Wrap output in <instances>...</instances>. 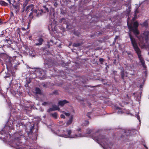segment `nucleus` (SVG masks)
I'll return each instance as SVG.
<instances>
[{
  "label": "nucleus",
  "mask_w": 149,
  "mask_h": 149,
  "mask_svg": "<svg viewBox=\"0 0 149 149\" xmlns=\"http://www.w3.org/2000/svg\"><path fill=\"white\" fill-rule=\"evenodd\" d=\"M144 37L146 40H147L149 38V32L146 31L143 33Z\"/></svg>",
  "instance_id": "nucleus-15"
},
{
  "label": "nucleus",
  "mask_w": 149,
  "mask_h": 149,
  "mask_svg": "<svg viewBox=\"0 0 149 149\" xmlns=\"http://www.w3.org/2000/svg\"><path fill=\"white\" fill-rule=\"evenodd\" d=\"M124 113H125V111L121 109H119L117 112V113L118 114H121Z\"/></svg>",
  "instance_id": "nucleus-22"
},
{
  "label": "nucleus",
  "mask_w": 149,
  "mask_h": 149,
  "mask_svg": "<svg viewBox=\"0 0 149 149\" xmlns=\"http://www.w3.org/2000/svg\"><path fill=\"white\" fill-rule=\"evenodd\" d=\"M87 130V132L86 133L87 134H90L92 132V130L90 129H88L87 130Z\"/></svg>",
  "instance_id": "nucleus-26"
},
{
  "label": "nucleus",
  "mask_w": 149,
  "mask_h": 149,
  "mask_svg": "<svg viewBox=\"0 0 149 149\" xmlns=\"http://www.w3.org/2000/svg\"><path fill=\"white\" fill-rule=\"evenodd\" d=\"M63 113L66 116H69L70 115V113H66L64 111H63Z\"/></svg>",
  "instance_id": "nucleus-31"
},
{
  "label": "nucleus",
  "mask_w": 149,
  "mask_h": 149,
  "mask_svg": "<svg viewBox=\"0 0 149 149\" xmlns=\"http://www.w3.org/2000/svg\"><path fill=\"white\" fill-rule=\"evenodd\" d=\"M0 5L2 6H7L8 5V4L5 2L4 1L0 0Z\"/></svg>",
  "instance_id": "nucleus-17"
},
{
  "label": "nucleus",
  "mask_w": 149,
  "mask_h": 149,
  "mask_svg": "<svg viewBox=\"0 0 149 149\" xmlns=\"http://www.w3.org/2000/svg\"><path fill=\"white\" fill-rule=\"evenodd\" d=\"M99 61L100 62H102L103 61V59L102 58H100L99 59Z\"/></svg>",
  "instance_id": "nucleus-36"
},
{
  "label": "nucleus",
  "mask_w": 149,
  "mask_h": 149,
  "mask_svg": "<svg viewBox=\"0 0 149 149\" xmlns=\"http://www.w3.org/2000/svg\"><path fill=\"white\" fill-rule=\"evenodd\" d=\"M43 72L44 71L42 69H40L37 72L40 75H42V72Z\"/></svg>",
  "instance_id": "nucleus-25"
},
{
  "label": "nucleus",
  "mask_w": 149,
  "mask_h": 149,
  "mask_svg": "<svg viewBox=\"0 0 149 149\" xmlns=\"http://www.w3.org/2000/svg\"><path fill=\"white\" fill-rule=\"evenodd\" d=\"M136 131V130H125L124 132L125 133H126V134L127 135H132L134 134V133Z\"/></svg>",
  "instance_id": "nucleus-8"
},
{
  "label": "nucleus",
  "mask_w": 149,
  "mask_h": 149,
  "mask_svg": "<svg viewBox=\"0 0 149 149\" xmlns=\"http://www.w3.org/2000/svg\"><path fill=\"white\" fill-rule=\"evenodd\" d=\"M2 22V21L0 20V24H1Z\"/></svg>",
  "instance_id": "nucleus-45"
},
{
  "label": "nucleus",
  "mask_w": 149,
  "mask_h": 149,
  "mask_svg": "<svg viewBox=\"0 0 149 149\" xmlns=\"http://www.w3.org/2000/svg\"><path fill=\"white\" fill-rule=\"evenodd\" d=\"M60 108L58 106L55 105H53L52 108L49 109L48 110V112H50L51 111H56L57 110H59Z\"/></svg>",
  "instance_id": "nucleus-9"
},
{
  "label": "nucleus",
  "mask_w": 149,
  "mask_h": 149,
  "mask_svg": "<svg viewBox=\"0 0 149 149\" xmlns=\"http://www.w3.org/2000/svg\"><path fill=\"white\" fill-rule=\"evenodd\" d=\"M15 135L16 136H19V137H16L15 138V141H19L20 139V138H21V137H23V135L22 133L19 134L17 132L15 133Z\"/></svg>",
  "instance_id": "nucleus-12"
},
{
  "label": "nucleus",
  "mask_w": 149,
  "mask_h": 149,
  "mask_svg": "<svg viewBox=\"0 0 149 149\" xmlns=\"http://www.w3.org/2000/svg\"><path fill=\"white\" fill-rule=\"evenodd\" d=\"M5 42H6L7 43H8L9 45H10L12 43V42L9 38L6 39L5 40Z\"/></svg>",
  "instance_id": "nucleus-21"
},
{
  "label": "nucleus",
  "mask_w": 149,
  "mask_h": 149,
  "mask_svg": "<svg viewBox=\"0 0 149 149\" xmlns=\"http://www.w3.org/2000/svg\"><path fill=\"white\" fill-rule=\"evenodd\" d=\"M80 45V43H74L73 44V46L74 47H77Z\"/></svg>",
  "instance_id": "nucleus-29"
},
{
  "label": "nucleus",
  "mask_w": 149,
  "mask_h": 149,
  "mask_svg": "<svg viewBox=\"0 0 149 149\" xmlns=\"http://www.w3.org/2000/svg\"><path fill=\"white\" fill-rule=\"evenodd\" d=\"M138 22H135L134 23L133 25H132V26L134 28L137 29L138 26Z\"/></svg>",
  "instance_id": "nucleus-19"
},
{
  "label": "nucleus",
  "mask_w": 149,
  "mask_h": 149,
  "mask_svg": "<svg viewBox=\"0 0 149 149\" xmlns=\"http://www.w3.org/2000/svg\"><path fill=\"white\" fill-rule=\"evenodd\" d=\"M2 47V46H0V47Z\"/></svg>",
  "instance_id": "nucleus-46"
},
{
  "label": "nucleus",
  "mask_w": 149,
  "mask_h": 149,
  "mask_svg": "<svg viewBox=\"0 0 149 149\" xmlns=\"http://www.w3.org/2000/svg\"><path fill=\"white\" fill-rule=\"evenodd\" d=\"M34 8V5H33L28 6L26 7V11L27 12V13H28V12H29L30 10L32 11Z\"/></svg>",
  "instance_id": "nucleus-11"
},
{
  "label": "nucleus",
  "mask_w": 149,
  "mask_h": 149,
  "mask_svg": "<svg viewBox=\"0 0 149 149\" xmlns=\"http://www.w3.org/2000/svg\"><path fill=\"white\" fill-rule=\"evenodd\" d=\"M48 104V102H44L42 104V105H46Z\"/></svg>",
  "instance_id": "nucleus-34"
},
{
  "label": "nucleus",
  "mask_w": 149,
  "mask_h": 149,
  "mask_svg": "<svg viewBox=\"0 0 149 149\" xmlns=\"http://www.w3.org/2000/svg\"><path fill=\"white\" fill-rule=\"evenodd\" d=\"M53 93L54 94H58V92L57 91H55L53 92Z\"/></svg>",
  "instance_id": "nucleus-37"
},
{
  "label": "nucleus",
  "mask_w": 149,
  "mask_h": 149,
  "mask_svg": "<svg viewBox=\"0 0 149 149\" xmlns=\"http://www.w3.org/2000/svg\"><path fill=\"white\" fill-rule=\"evenodd\" d=\"M16 145L17 146H19L20 145L19 143H17L16 144Z\"/></svg>",
  "instance_id": "nucleus-43"
},
{
  "label": "nucleus",
  "mask_w": 149,
  "mask_h": 149,
  "mask_svg": "<svg viewBox=\"0 0 149 149\" xmlns=\"http://www.w3.org/2000/svg\"><path fill=\"white\" fill-rule=\"evenodd\" d=\"M129 35L134 49L138 55L139 59L140 61V62L141 63L142 65L143 66V68H146V66L144 61L143 58L141 57V51L139 48L138 47L135 39L132 36L130 33H129Z\"/></svg>",
  "instance_id": "nucleus-3"
},
{
  "label": "nucleus",
  "mask_w": 149,
  "mask_h": 149,
  "mask_svg": "<svg viewBox=\"0 0 149 149\" xmlns=\"http://www.w3.org/2000/svg\"><path fill=\"white\" fill-rule=\"evenodd\" d=\"M131 8L130 6L129 5H128V9H127L126 11L127 12V13L128 14H129V13H130V9Z\"/></svg>",
  "instance_id": "nucleus-23"
},
{
  "label": "nucleus",
  "mask_w": 149,
  "mask_h": 149,
  "mask_svg": "<svg viewBox=\"0 0 149 149\" xmlns=\"http://www.w3.org/2000/svg\"><path fill=\"white\" fill-rule=\"evenodd\" d=\"M3 35V34H1V35Z\"/></svg>",
  "instance_id": "nucleus-48"
},
{
  "label": "nucleus",
  "mask_w": 149,
  "mask_h": 149,
  "mask_svg": "<svg viewBox=\"0 0 149 149\" xmlns=\"http://www.w3.org/2000/svg\"><path fill=\"white\" fill-rule=\"evenodd\" d=\"M81 128H79L77 129V131L78 132H79V131H81Z\"/></svg>",
  "instance_id": "nucleus-40"
},
{
  "label": "nucleus",
  "mask_w": 149,
  "mask_h": 149,
  "mask_svg": "<svg viewBox=\"0 0 149 149\" xmlns=\"http://www.w3.org/2000/svg\"><path fill=\"white\" fill-rule=\"evenodd\" d=\"M2 65H3V63H2Z\"/></svg>",
  "instance_id": "nucleus-47"
},
{
  "label": "nucleus",
  "mask_w": 149,
  "mask_h": 149,
  "mask_svg": "<svg viewBox=\"0 0 149 149\" xmlns=\"http://www.w3.org/2000/svg\"><path fill=\"white\" fill-rule=\"evenodd\" d=\"M117 109H118V108H117Z\"/></svg>",
  "instance_id": "nucleus-49"
},
{
  "label": "nucleus",
  "mask_w": 149,
  "mask_h": 149,
  "mask_svg": "<svg viewBox=\"0 0 149 149\" xmlns=\"http://www.w3.org/2000/svg\"><path fill=\"white\" fill-rule=\"evenodd\" d=\"M43 7L45 8V9L46 10L47 12H49V9L48 8L46 7V6H44Z\"/></svg>",
  "instance_id": "nucleus-32"
},
{
  "label": "nucleus",
  "mask_w": 149,
  "mask_h": 149,
  "mask_svg": "<svg viewBox=\"0 0 149 149\" xmlns=\"http://www.w3.org/2000/svg\"><path fill=\"white\" fill-rule=\"evenodd\" d=\"M121 77L123 79H124V71H123L121 72Z\"/></svg>",
  "instance_id": "nucleus-30"
},
{
  "label": "nucleus",
  "mask_w": 149,
  "mask_h": 149,
  "mask_svg": "<svg viewBox=\"0 0 149 149\" xmlns=\"http://www.w3.org/2000/svg\"><path fill=\"white\" fill-rule=\"evenodd\" d=\"M41 14L40 11L39 10L36 9L35 8L33 9L29 15L30 19H32L34 17H38Z\"/></svg>",
  "instance_id": "nucleus-4"
},
{
  "label": "nucleus",
  "mask_w": 149,
  "mask_h": 149,
  "mask_svg": "<svg viewBox=\"0 0 149 149\" xmlns=\"http://www.w3.org/2000/svg\"><path fill=\"white\" fill-rule=\"evenodd\" d=\"M61 117L63 118H65V115L63 114H61Z\"/></svg>",
  "instance_id": "nucleus-35"
},
{
  "label": "nucleus",
  "mask_w": 149,
  "mask_h": 149,
  "mask_svg": "<svg viewBox=\"0 0 149 149\" xmlns=\"http://www.w3.org/2000/svg\"><path fill=\"white\" fill-rule=\"evenodd\" d=\"M138 8H137L135 11V14H134L135 17H136V16L137 14V13H138L139 12V11L138 10Z\"/></svg>",
  "instance_id": "nucleus-27"
},
{
  "label": "nucleus",
  "mask_w": 149,
  "mask_h": 149,
  "mask_svg": "<svg viewBox=\"0 0 149 149\" xmlns=\"http://www.w3.org/2000/svg\"><path fill=\"white\" fill-rule=\"evenodd\" d=\"M140 25L142 27H144L146 28L148 27V23L147 21H146L144 22L143 23H141Z\"/></svg>",
  "instance_id": "nucleus-16"
},
{
  "label": "nucleus",
  "mask_w": 149,
  "mask_h": 149,
  "mask_svg": "<svg viewBox=\"0 0 149 149\" xmlns=\"http://www.w3.org/2000/svg\"><path fill=\"white\" fill-rule=\"evenodd\" d=\"M12 61L11 59L8 58L7 59L6 61V68L7 69L8 68H10L13 65V63H12Z\"/></svg>",
  "instance_id": "nucleus-7"
},
{
  "label": "nucleus",
  "mask_w": 149,
  "mask_h": 149,
  "mask_svg": "<svg viewBox=\"0 0 149 149\" xmlns=\"http://www.w3.org/2000/svg\"><path fill=\"white\" fill-rule=\"evenodd\" d=\"M52 24H51L49 26V29H50V27H51V30L52 31L54 30L55 29V26H54V27L52 26Z\"/></svg>",
  "instance_id": "nucleus-24"
},
{
  "label": "nucleus",
  "mask_w": 149,
  "mask_h": 149,
  "mask_svg": "<svg viewBox=\"0 0 149 149\" xmlns=\"http://www.w3.org/2000/svg\"><path fill=\"white\" fill-rule=\"evenodd\" d=\"M43 41V40L42 38H41V37L37 39V41L38 42L37 43H35V45L38 46V45H42Z\"/></svg>",
  "instance_id": "nucleus-13"
},
{
  "label": "nucleus",
  "mask_w": 149,
  "mask_h": 149,
  "mask_svg": "<svg viewBox=\"0 0 149 149\" xmlns=\"http://www.w3.org/2000/svg\"><path fill=\"white\" fill-rule=\"evenodd\" d=\"M51 115L55 119H56L57 118L58 115L57 113L56 112L51 113Z\"/></svg>",
  "instance_id": "nucleus-18"
},
{
  "label": "nucleus",
  "mask_w": 149,
  "mask_h": 149,
  "mask_svg": "<svg viewBox=\"0 0 149 149\" xmlns=\"http://www.w3.org/2000/svg\"><path fill=\"white\" fill-rule=\"evenodd\" d=\"M54 6H55V7H56V6H57V3L56 2H55V3H54Z\"/></svg>",
  "instance_id": "nucleus-39"
},
{
  "label": "nucleus",
  "mask_w": 149,
  "mask_h": 149,
  "mask_svg": "<svg viewBox=\"0 0 149 149\" xmlns=\"http://www.w3.org/2000/svg\"><path fill=\"white\" fill-rule=\"evenodd\" d=\"M69 102L65 100H60L58 102V105L61 107H63L65 104L69 103Z\"/></svg>",
  "instance_id": "nucleus-10"
},
{
  "label": "nucleus",
  "mask_w": 149,
  "mask_h": 149,
  "mask_svg": "<svg viewBox=\"0 0 149 149\" xmlns=\"http://www.w3.org/2000/svg\"><path fill=\"white\" fill-rule=\"evenodd\" d=\"M92 138L95 141H97L98 143H99V141H102L103 143L104 146H106L107 143L105 142V141L104 139H105V137L104 136H99V137L92 136Z\"/></svg>",
  "instance_id": "nucleus-5"
},
{
  "label": "nucleus",
  "mask_w": 149,
  "mask_h": 149,
  "mask_svg": "<svg viewBox=\"0 0 149 149\" xmlns=\"http://www.w3.org/2000/svg\"><path fill=\"white\" fill-rule=\"evenodd\" d=\"M30 0H26L24 3L23 4V6L24 7L30 1Z\"/></svg>",
  "instance_id": "nucleus-28"
},
{
  "label": "nucleus",
  "mask_w": 149,
  "mask_h": 149,
  "mask_svg": "<svg viewBox=\"0 0 149 149\" xmlns=\"http://www.w3.org/2000/svg\"><path fill=\"white\" fill-rule=\"evenodd\" d=\"M127 24L128 29L130 31H132L135 35H138L139 34V32L137 29L134 28L133 27L132 24L129 25L128 22Z\"/></svg>",
  "instance_id": "nucleus-6"
},
{
  "label": "nucleus",
  "mask_w": 149,
  "mask_h": 149,
  "mask_svg": "<svg viewBox=\"0 0 149 149\" xmlns=\"http://www.w3.org/2000/svg\"><path fill=\"white\" fill-rule=\"evenodd\" d=\"M73 120V118L72 116H71L69 118V119L67 121L66 124L69 125H71Z\"/></svg>",
  "instance_id": "nucleus-14"
},
{
  "label": "nucleus",
  "mask_w": 149,
  "mask_h": 149,
  "mask_svg": "<svg viewBox=\"0 0 149 149\" xmlns=\"http://www.w3.org/2000/svg\"><path fill=\"white\" fill-rule=\"evenodd\" d=\"M117 38H118V36H116V37L115 38V39H114L115 40H116V39H117Z\"/></svg>",
  "instance_id": "nucleus-42"
},
{
  "label": "nucleus",
  "mask_w": 149,
  "mask_h": 149,
  "mask_svg": "<svg viewBox=\"0 0 149 149\" xmlns=\"http://www.w3.org/2000/svg\"><path fill=\"white\" fill-rule=\"evenodd\" d=\"M136 117L137 118V119L139 120V122H140V118L139 116V115L138 114H137L136 115Z\"/></svg>",
  "instance_id": "nucleus-33"
},
{
  "label": "nucleus",
  "mask_w": 149,
  "mask_h": 149,
  "mask_svg": "<svg viewBox=\"0 0 149 149\" xmlns=\"http://www.w3.org/2000/svg\"><path fill=\"white\" fill-rule=\"evenodd\" d=\"M50 41L51 42H52L53 43V41L52 40H51Z\"/></svg>",
  "instance_id": "nucleus-44"
},
{
  "label": "nucleus",
  "mask_w": 149,
  "mask_h": 149,
  "mask_svg": "<svg viewBox=\"0 0 149 149\" xmlns=\"http://www.w3.org/2000/svg\"><path fill=\"white\" fill-rule=\"evenodd\" d=\"M85 124L86 125L88 124V121H85Z\"/></svg>",
  "instance_id": "nucleus-38"
},
{
  "label": "nucleus",
  "mask_w": 149,
  "mask_h": 149,
  "mask_svg": "<svg viewBox=\"0 0 149 149\" xmlns=\"http://www.w3.org/2000/svg\"><path fill=\"white\" fill-rule=\"evenodd\" d=\"M22 29L23 31H24L25 30V29L24 27L22 28Z\"/></svg>",
  "instance_id": "nucleus-41"
},
{
  "label": "nucleus",
  "mask_w": 149,
  "mask_h": 149,
  "mask_svg": "<svg viewBox=\"0 0 149 149\" xmlns=\"http://www.w3.org/2000/svg\"><path fill=\"white\" fill-rule=\"evenodd\" d=\"M129 35L134 49L138 55L139 59L140 61V62L141 63L142 65L143 66V68H146V66L144 61L143 58L141 57V51L139 48L138 47L135 39L132 36L130 33H129Z\"/></svg>",
  "instance_id": "nucleus-2"
},
{
  "label": "nucleus",
  "mask_w": 149,
  "mask_h": 149,
  "mask_svg": "<svg viewBox=\"0 0 149 149\" xmlns=\"http://www.w3.org/2000/svg\"><path fill=\"white\" fill-rule=\"evenodd\" d=\"M36 93L37 94H40L41 93V91L39 88H36L35 90Z\"/></svg>",
  "instance_id": "nucleus-20"
},
{
  "label": "nucleus",
  "mask_w": 149,
  "mask_h": 149,
  "mask_svg": "<svg viewBox=\"0 0 149 149\" xmlns=\"http://www.w3.org/2000/svg\"><path fill=\"white\" fill-rule=\"evenodd\" d=\"M58 130L54 131V133L58 136L65 138H74L82 136L81 133L78 134H72L71 130L63 128L61 126H58Z\"/></svg>",
  "instance_id": "nucleus-1"
}]
</instances>
